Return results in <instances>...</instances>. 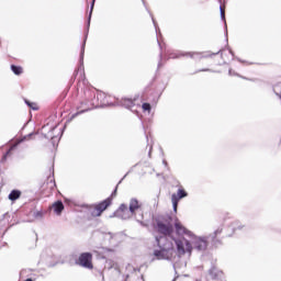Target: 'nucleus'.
<instances>
[{
	"label": "nucleus",
	"instance_id": "obj_1",
	"mask_svg": "<svg viewBox=\"0 0 281 281\" xmlns=\"http://www.w3.org/2000/svg\"><path fill=\"white\" fill-rule=\"evenodd\" d=\"M157 229L162 236L156 237V243L158 249H154L153 260H172L175 258V244L179 256L184 254H192V244L186 238L175 239L172 238V233L175 227L170 223L158 222Z\"/></svg>",
	"mask_w": 281,
	"mask_h": 281
},
{
	"label": "nucleus",
	"instance_id": "obj_2",
	"mask_svg": "<svg viewBox=\"0 0 281 281\" xmlns=\"http://www.w3.org/2000/svg\"><path fill=\"white\" fill-rule=\"evenodd\" d=\"M130 211L134 214L138 223H142V221H144V211L142 210V204L136 198H132L130 200Z\"/></svg>",
	"mask_w": 281,
	"mask_h": 281
},
{
	"label": "nucleus",
	"instance_id": "obj_3",
	"mask_svg": "<svg viewBox=\"0 0 281 281\" xmlns=\"http://www.w3.org/2000/svg\"><path fill=\"white\" fill-rule=\"evenodd\" d=\"M109 205H111V198H108L106 200L102 201L97 205L90 206L89 212L91 216H102V212H104V210H106Z\"/></svg>",
	"mask_w": 281,
	"mask_h": 281
},
{
	"label": "nucleus",
	"instance_id": "obj_4",
	"mask_svg": "<svg viewBox=\"0 0 281 281\" xmlns=\"http://www.w3.org/2000/svg\"><path fill=\"white\" fill-rule=\"evenodd\" d=\"M186 196H188V193L183 189H179L177 193H173L171 195V203L173 206V212H177L179 201H181V199H186Z\"/></svg>",
	"mask_w": 281,
	"mask_h": 281
},
{
	"label": "nucleus",
	"instance_id": "obj_5",
	"mask_svg": "<svg viewBox=\"0 0 281 281\" xmlns=\"http://www.w3.org/2000/svg\"><path fill=\"white\" fill-rule=\"evenodd\" d=\"M93 256L89 252H83L79 257V265L86 269H93V263H91Z\"/></svg>",
	"mask_w": 281,
	"mask_h": 281
},
{
	"label": "nucleus",
	"instance_id": "obj_6",
	"mask_svg": "<svg viewBox=\"0 0 281 281\" xmlns=\"http://www.w3.org/2000/svg\"><path fill=\"white\" fill-rule=\"evenodd\" d=\"M117 214L123 221H128V218L135 216V214L131 211V209H128V206H126V204H121Z\"/></svg>",
	"mask_w": 281,
	"mask_h": 281
},
{
	"label": "nucleus",
	"instance_id": "obj_7",
	"mask_svg": "<svg viewBox=\"0 0 281 281\" xmlns=\"http://www.w3.org/2000/svg\"><path fill=\"white\" fill-rule=\"evenodd\" d=\"M175 228H176L178 236H189V238H192V236H194V234H192V232L188 231V228H186L183 226V224H181V222H179V220H176Z\"/></svg>",
	"mask_w": 281,
	"mask_h": 281
},
{
	"label": "nucleus",
	"instance_id": "obj_8",
	"mask_svg": "<svg viewBox=\"0 0 281 281\" xmlns=\"http://www.w3.org/2000/svg\"><path fill=\"white\" fill-rule=\"evenodd\" d=\"M192 245L198 251H205V249H207V239L195 237Z\"/></svg>",
	"mask_w": 281,
	"mask_h": 281
},
{
	"label": "nucleus",
	"instance_id": "obj_9",
	"mask_svg": "<svg viewBox=\"0 0 281 281\" xmlns=\"http://www.w3.org/2000/svg\"><path fill=\"white\" fill-rule=\"evenodd\" d=\"M53 210H54L55 214L60 216V214L63 213V210H65V205L63 204V202L57 201L53 204Z\"/></svg>",
	"mask_w": 281,
	"mask_h": 281
},
{
	"label": "nucleus",
	"instance_id": "obj_10",
	"mask_svg": "<svg viewBox=\"0 0 281 281\" xmlns=\"http://www.w3.org/2000/svg\"><path fill=\"white\" fill-rule=\"evenodd\" d=\"M121 105L125 106V109H131L133 106H135V101H133V99H122L121 100Z\"/></svg>",
	"mask_w": 281,
	"mask_h": 281
},
{
	"label": "nucleus",
	"instance_id": "obj_11",
	"mask_svg": "<svg viewBox=\"0 0 281 281\" xmlns=\"http://www.w3.org/2000/svg\"><path fill=\"white\" fill-rule=\"evenodd\" d=\"M19 199H21V191L12 190L9 194V201H16Z\"/></svg>",
	"mask_w": 281,
	"mask_h": 281
},
{
	"label": "nucleus",
	"instance_id": "obj_12",
	"mask_svg": "<svg viewBox=\"0 0 281 281\" xmlns=\"http://www.w3.org/2000/svg\"><path fill=\"white\" fill-rule=\"evenodd\" d=\"M11 69L13 71V74H15V76H21V74H23V68L20 66H11Z\"/></svg>",
	"mask_w": 281,
	"mask_h": 281
},
{
	"label": "nucleus",
	"instance_id": "obj_13",
	"mask_svg": "<svg viewBox=\"0 0 281 281\" xmlns=\"http://www.w3.org/2000/svg\"><path fill=\"white\" fill-rule=\"evenodd\" d=\"M82 104H85V105H86V109H85V110H82L80 113H85V111H91V109H93V108H94L93 102H91V101L82 102Z\"/></svg>",
	"mask_w": 281,
	"mask_h": 281
},
{
	"label": "nucleus",
	"instance_id": "obj_14",
	"mask_svg": "<svg viewBox=\"0 0 281 281\" xmlns=\"http://www.w3.org/2000/svg\"><path fill=\"white\" fill-rule=\"evenodd\" d=\"M184 56H189L190 58H201V53H186Z\"/></svg>",
	"mask_w": 281,
	"mask_h": 281
},
{
	"label": "nucleus",
	"instance_id": "obj_15",
	"mask_svg": "<svg viewBox=\"0 0 281 281\" xmlns=\"http://www.w3.org/2000/svg\"><path fill=\"white\" fill-rule=\"evenodd\" d=\"M220 12H221V19L225 23V27H227V22L225 21V9L220 7Z\"/></svg>",
	"mask_w": 281,
	"mask_h": 281
},
{
	"label": "nucleus",
	"instance_id": "obj_16",
	"mask_svg": "<svg viewBox=\"0 0 281 281\" xmlns=\"http://www.w3.org/2000/svg\"><path fill=\"white\" fill-rule=\"evenodd\" d=\"M142 108H143V111H148V113H150L151 108H150L149 103H143Z\"/></svg>",
	"mask_w": 281,
	"mask_h": 281
},
{
	"label": "nucleus",
	"instance_id": "obj_17",
	"mask_svg": "<svg viewBox=\"0 0 281 281\" xmlns=\"http://www.w3.org/2000/svg\"><path fill=\"white\" fill-rule=\"evenodd\" d=\"M95 4V0L92 1L91 8H90V14H89V23H91V14L93 13V5Z\"/></svg>",
	"mask_w": 281,
	"mask_h": 281
},
{
	"label": "nucleus",
	"instance_id": "obj_18",
	"mask_svg": "<svg viewBox=\"0 0 281 281\" xmlns=\"http://www.w3.org/2000/svg\"><path fill=\"white\" fill-rule=\"evenodd\" d=\"M34 217L35 218H43V212H41V211L35 212Z\"/></svg>",
	"mask_w": 281,
	"mask_h": 281
},
{
	"label": "nucleus",
	"instance_id": "obj_19",
	"mask_svg": "<svg viewBox=\"0 0 281 281\" xmlns=\"http://www.w3.org/2000/svg\"><path fill=\"white\" fill-rule=\"evenodd\" d=\"M83 58H85V43H83V45L81 47L80 60H83Z\"/></svg>",
	"mask_w": 281,
	"mask_h": 281
},
{
	"label": "nucleus",
	"instance_id": "obj_20",
	"mask_svg": "<svg viewBox=\"0 0 281 281\" xmlns=\"http://www.w3.org/2000/svg\"><path fill=\"white\" fill-rule=\"evenodd\" d=\"M223 231L221 228L216 229L212 236V238H216V236H218V234H221Z\"/></svg>",
	"mask_w": 281,
	"mask_h": 281
},
{
	"label": "nucleus",
	"instance_id": "obj_21",
	"mask_svg": "<svg viewBox=\"0 0 281 281\" xmlns=\"http://www.w3.org/2000/svg\"><path fill=\"white\" fill-rule=\"evenodd\" d=\"M33 135H34V133H31V134L24 136L22 142H25V139H31Z\"/></svg>",
	"mask_w": 281,
	"mask_h": 281
},
{
	"label": "nucleus",
	"instance_id": "obj_22",
	"mask_svg": "<svg viewBox=\"0 0 281 281\" xmlns=\"http://www.w3.org/2000/svg\"><path fill=\"white\" fill-rule=\"evenodd\" d=\"M12 148H14V147H11V148L7 151V154L3 156V159H8V155H10Z\"/></svg>",
	"mask_w": 281,
	"mask_h": 281
},
{
	"label": "nucleus",
	"instance_id": "obj_23",
	"mask_svg": "<svg viewBox=\"0 0 281 281\" xmlns=\"http://www.w3.org/2000/svg\"><path fill=\"white\" fill-rule=\"evenodd\" d=\"M25 102H26V104H27L29 106H31V109H33L34 111H36V106H33L32 103H30V101H25Z\"/></svg>",
	"mask_w": 281,
	"mask_h": 281
},
{
	"label": "nucleus",
	"instance_id": "obj_24",
	"mask_svg": "<svg viewBox=\"0 0 281 281\" xmlns=\"http://www.w3.org/2000/svg\"><path fill=\"white\" fill-rule=\"evenodd\" d=\"M115 192H117V188H115L114 192L112 193V196H115Z\"/></svg>",
	"mask_w": 281,
	"mask_h": 281
},
{
	"label": "nucleus",
	"instance_id": "obj_25",
	"mask_svg": "<svg viewBox=\"0 0 281 281\" xmlns=\"http://www.w3.org/2000/svg\"><path fill=\"white\" fill-rule=\"evenodd\" d=\"M127 269H133V266L128 265V266H127Z\"/></svg>",
	"mask_w": 281,
	"mask_h": 281
},
{
	"label": "nucleus",
	"instance_id": "obj_26",
	"mask_svg": "<svg viewBox=\"0 0 281 281\" xmlns=\"http://www.w3.org/2000/svg\"><path fill=\"white\" fill-rule=\"evenodd\" d=\"M170 58H177V56H175V55H170Z\"/></svg>",
	"mask_w": 281,
	"mask_h": 281
},
{
	"label": "nucleus",
	"instance_id": "obj_27",
	"mask_svg": "<svg viewBox=\"0 0 281 281\" xmlns=\"http://www.w3.org/2000/svg\"><path fill=\"white\" fill-rule=\"evenodd\" d=\"M202 71H210V69H202Z\"/></svg>",
	"mask_w": 281,
	"mask_h": 281
},
{
	"label": "nucleus",
	"instance_id": "obj_28",
	"mask_svg": "<svg viewBox=\"0 0 281 281\" xmlns=\"http://www.w3.org/2000/svg\"><path fill=\"white\" fill-rule=\"evenodd\" d=\"M20 276H23V271L20 272Z\"/></svg>",
	"mask_w": 281,
	"mask_h": 281
},
{
	"label": "nucleus",
	"instance_id": "obj_29",
	"mask_svg": "<svg viewBox=\"0 0 281 281\" xmlns=\"http://www.w3.org/2000/svg\"><path fill=\"white\" fill-rule=\"evenodd\" d=\"M229 75H232V70H229Z\"/></svg>",
	"mask_w": 281,
	"mask_h": 281
},
{
	"label": "nucleus",
	"instance_id": "obj_30",
	"mask_svg": "<svg viewBox=\"0 0 281 281\" xmlns=\"http://www.w3.org/2000/svg\"><path fill=\"white\" fill-rule=\"evenodd\" d=\"M154 21V25H155V20H153Z\"/></svg>",
	"mask_w": 281,
	"mask_h": 281
}]
</instances>
